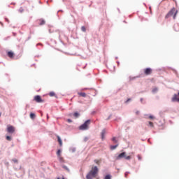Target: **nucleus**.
<instances>
[{
	"label": "nucleus",
	"mask_w": 179,
	"mask_h": 179,
	"mask_svg": "<svg viewBox=\"0 0 179 179\" xmlns=\"http://www.w3.org/2000/svg\"><path fill=\"white\" fill-rule=\"evenodd\" d=\"M97 176H99V168L96 166H94L92 167L90 172L87 174V179H93L96 178Z\"/></svg>",
	"instance_id": "nucleus-1"
},
{
	"label": "nucleus",
	"mask_w": 179,
	"mask_h": 179,
	"mask_svg": "<svg viewBox=\"0 0 179 179\" xmlns=\"http://www.w3.org/2000/svg\"><path fill=\"white\" fill-rule=\"evenodd\" d=\"M138 160H142V157H141V155H138Z\"/></svg>",
	"instance_id": "nucleus-27"
},
{
	"label": "nucleus",
	"mask_w": 179,
	"mask_h": 179,
	"mask_svg": "<svg viewBox=\"0 0 179 179\" xmlns=\"http://www.w3.org/2000/svg\"><path fill=\"white\" fill-rule=\"evenodd\" d=\"M7 55H8V57H9V58H14L15 53L13 52H12V51H8L7 52Z\"/></svg>",
	"instance_id": "nucleus-9"
},
{
	"label": "nucleus",
	"mask_w": 179,
	"mask_h": 179,
	"mask_svg": "<svg viewBox=\"0 0 179 179\" xmlns=\"http://www.w3.org/2000/svg\"><path fill=\"white\" fill-rule=\"evenodd\" d=\"M43 24H45V21L41 20L40 23V26H43Z\"/></svg>",
	"instance_id": "nucleus-22"
},
{
	"label": "nucleus",
	"mask_w": 179,
	"mask_h": 179,
	"mask_svg": "<svg viewBox=\"0 0 179 179\" xmlns=\"http://www.w3.org/2000/svg\"><path fill=\"white\" fill-rule=\"evenodd\" d=\"M49 96H50V97H54V96H55V92H50V93H49Z\"/></svg>",
	"instance_id": "nucleus-18"
},
{
	"label": "nucleus",
	"mask_w": 179,
	"mask_h": 179,
	"mask_svg": "<svg viewBox=\"0 0 179 179\" xmlns=\"http://www.w3.org/2000/svg\"><path fill=\"white\" fill-rule=\"evenodd\" d=\"M15 131V127L12 125H8L7 126V132L8 134H13Z\"/></svg>",
	"instance_id": "nucleus-6"
},
{
	"label": "nucleus",
	"mask_w": 179,
	"mask_h": 179,
	"mask_svg": "<svg viewBox=\"0 0 179 179\" xmlns=\"http://www.w3.org/2000/svg\"><path fill=\"white\" fill-rule=\"evenodd\" d=\"M172 101H178L179 103V92L178 94H174L172 98Z\"/></svg>",
	"instance_id": "nucleus-8"
},
{
	"label": "nucleus",
	"mask_w": 179,
	"mask_h": 179,
	"mask_svg": "<svg viewBox=\"0 0 179 179\" xmlns=\"http://www.w3.org/2000/svg\"><path fill=\"white\" fill-rule=\"evenodd\" d=\"M177 13H178V10H176V8H173L170 10V11L165 16V19H169L171 16H173V19L177 17Z\"/></svg>",
	"instance_id": "nucleus-2"
},
{
	"label": "nucleus",
	"mask_w": 179,
	"mask_h": 179,
	"mask_svg": "<svg viewBox=\"0 0 179 179\" xmlns=\"http://www.w3.org/2000/svg\"><path fill=\"white\" fill-rule=\"evenodd\" d=\"M34 101L36 103H44V99H41L40 95H36L34 97Z\"/></svg>",
	"instance_id": "nucleus-5"
},
{
	"label": "nucleus",
	"mask_w": 179,
	"mask_h": 179,
	"mask_svg": "<svg viewBox=\"0 0 179 179\" xmlns=\"http://www.w3.org/2000/svg\"><path fill=\"white\" fill-rule=\"evenodd\" d=\"M121 159H125V160H131L132 157L131 155L127 156V152H123L118 155V156L116 157V160H121Z\"/></svg>",
	"instance_id": "nucleus-3"
},
{
	"label": "nucleus",
	"mask_w": 179,
	"mask_h": 179,
	"mask_svg": "<svg viewBox=\"0 0 179 179\" xmlns=\"http://www.w3.org/2000/svg\"><path fill=\"white\" fill-rule=\"evenodd\" d=\"M90 125V120H88L85 121V122L83 124L80 126V129L81 131H85V129H89Z\"/></svg>",
	"instance_id": "nucleus-4"
},
{
	"label": "nucleus",
	"mask_w": 179,
	"mask_h": 179,
	"mask_svg": "<svg viewBox=\"0 0 179 179\" xmlns=\"http://www.w3.org/2000/svg\"><path fill=\"white\" fill-rule=\"evenodd\" d=\"M105 179H111V176L110 175H107L106 177H105Z\"/></svg>",
	"instance_id": "nucleus-25"
},
{
	"label": "nucleus",
	"mask_w": 179,
	"mask_h": 179,
	"mask_svg": "<svg viewBox=\"0 0 179 179\" xmlns=\"http://www.w3.org/2000/svg\"><path fill=\"white\" fill-rule=\"evenodd\" d=\"M13 162H15V163H17V159H13Z\"/></svg>",
	"instance_id": "nucleus-26"
},
{
	"label": "nucleus",
	"mask_w": 179,
	"mask_h": 179,
	"mask_svg": "<svg viewBox=\"0 0 179 179\" xmlns=\"http://www.w3.org/2000/svg\"><path fill=\"white\" fill-rule=\"evenodd\" d=\"M129 101H131V99H130V98H129V99L125 101V103H128Z\"/></svg>",
	"instance_id": "nucleus-28"
},
{
	"label": "nucleus",
	"mask_w": 179,
	"mask_h": 179,
	"mask_svg": "<svg viewBox=\"0 0 179 179\" xmlns=\"http://www.w3.org/2000/svg\"><path fill=\"white\" fill-rule=\"evenodd\" d=\"M81 30L84 32L86 31V27H85V26L81 27Z\"/></svg>",
	"instance_id": "nucleus-23"
},
{
	"label": "nucleus",
	"mask_w": 179,
	"mask_h": 179,
	"mask_svg": "<svg viewBox=\"0 0 179 179\" xmlns=\"http://www.w3.org/2000/svg\"><path fill=\"white\" fill-rule=\"evenodd\" d=\"M30 118L31 120H34V118H36V114H34L33 113H30Z\"/></svg>",
	"instance_id": "nucleus-15"
},
{
	"label": "nucleus",
	"mask_w": 179,
	"mask_h": 179,
	"mask_svg": "<svg viewBox=\"0 0 179 179\" xmlns=\"http://www.w3.org/2000/svg\"><path fill=\"white\" fill-rule=\"evenodd\" d=\"M112 141H113V142H114V143H118V140L115 137H113L112 138Z\"/></svg>",
	"instance_id": "nucleus-17"
},
{
	"label": "nucleus",
	"mask_w": 179,
	"mask_h": 179,
	"mask_svg": "<svg viewBox=\"0 0 179 179\" xmlns=\"http://www.w3.org/2000/svg\"><path fill=\"white\" fill-rule=\"evenodd\" d=\"M57 141L59 142V146H62V140L61 139V137H59V136H57Z\"/></svg>",
	"instance_id": "nucleus-10"
},
{
	"label": "nucleus",
	"mask_w": 179,
	"mask_h": 179,
	"mask_svg": "<svg viewBox=\"0 0 179 179\" xmlns=\"http://www.w3.org/2000/svg\"><path fill=\"white\" fill-rule=\"evenodd\" d=\"M149 118H150V120H153L154 117H153L152 115H150V116H149Z\"/></svg>",
	"instance_id": "nucleus-29"
},
{
	"label": "nucleus",
	"mask_w": 179,
	"mask_h": 179,
	"mask_svg": "<svg viewBox=\"0 0 179 179\" xmlns=\"http://www.w3.org/2000/svg\"><path fill=\"white\" fill-rule=\"evenodd\" d=\"M117 148H118V144H117V145H110V149L111 150H114L117 149Z\"/></svg>",
	"instance_id": "nucleus-11"
},
{
	"label": "nucleus",
	"mask_w": 179,
	"mask_h": 179,
	"mask_svg": "<svg viewBox=\"0 0 179 179\" xmlns=\"http://www.w3.org/2000/svg\"><path fill=\"white\" fill-rule=\"evenodd\" d=\"M94 163L98 166H100V163H101V159H94Z\"/></svg>",
	"instance_id": "nucleus-13"
},
{
	"label": "nucleus",
	"mask_w": 179,
	"mask_h": 179,
	"mask_svg": "<svg viewBox=\"0 0 179 179\" xmlns=\"http://www.w3.org/2000/svg\"><path fill=\"white\" fill-rule=\"evenodd\" d=\"M104 135H106V130L101 131V138L104 139Z\"/></svg>",
	"instance_id": "nucleus-16"
},
{
	"label": "nucleus",
	"mask_w": 179,
	"mask_h": 179,
	"mask_svg": "<svg viewBox=\"0 0 179 179\" xmlns=\"http://www.w3.org/2000/svg\"><path fill=\"white\" fill-rule=\"evenodd\" d=\"M73 116H74L76 118H78V117H79V113H78V112H76V113H74Z\"/></svg>",
	"instance_id": "nucleus-20"
},
{
	"label": "nucleus",
	"mask_w": 179,
	"mask_h": 179,
	"mask_svg": "<svg viewBox=\"0 0 179 179\" xmlns=\"http://www.w3.org/2000/svg\"><path fill=\"white\" fill-rule=\"evenodd\" d=\"M67 122H72V120L71 119H68Z\"/></svg>",
	"instance_id": "nucleus-30"
},
{
	"label": "nucleus",
	"mask_w": 179,
	"mask_h": 179,
	"mask_svg": "<svg viewBox=\"0 0 179 179\" xmlns=\"http://www.w3.org/2000/svg\"><path fill=\"white\" fill-rule=\"evenodd\" d=\"M62 179H64V178Z\"/></svg>",
	"instance_id": "nucleus-34"
},
{
	"label": "nucleus",
	"mask_w": 179,
	"mask_h": 179,
	"mask_svg": "<svg viewBox=\"0 0 179 179\" xmlns=\"http://www.w3.org/2000/svg\"><path fill=\"white\" fill-rule=\"evenodd\" d=\"M153 72V69L151 68H147L144 69V74L146 76L152 75V73Z\"/></svg>",
	"instance_id": "nucleus-7"
},
{
	"label": "nucleus",
	"mask_w": 179,
	"mask_h": 179,
	"mask_svg": "<svg viewBox=\"0 0 179 179\" xmlns=\"http://www.w3.org/2000/svg\"><path fill=\"white\" fill-rule=\"evenodd\" d=\"M1 113H0V117H1Z\"/></svg>",
	"instance_id": "nucleus-33"
},
{
	"label": "nucleus",
	"mask_w": 179,
	"mask_h": 179,
	"mask_svg": "<svg viewBox=\"0 0 179 179\" xmlns=\"http://www.w3.org/2000/svg\"><path fill=\"white\" fill-rule=\"evenodd\" d=\"M58 159H59V162H60V163H65V159H64V157H62V156L58 157Z\"/></svg>",
	"instance_id": "nucleus-12"
},
{
	"label": "nucleus",
	"mask_w": 179,
	"mask_h": 179,
	"mask_svg": "<svg viewBox=\"0 0 179 179\" xmlns=\"http://www.w3.org/2000/svg\"><path fill=\"white\" fill-rule=\"evenodd\" d=\"M57 157H61V150H57Z\"/></svg>",
	"instance_id": "nucleus-21"
},
{
	"label": "nucleus",
	"mask_w": 179,
	"mask_h": 179,
	"mask_svg": "<svg viewBox=\"0 0 179 179\" xmlns=\"http://www.w3.org/2000/svg\"><path fill=\"white\" fill-rule=\"evenodd\" d=\"M6 141H12V137H10V136H6Z\"/></svg>",
	"instance_id": "nucleus-19"
},
{
	"label": "nucleus",
	"mask_w": 179,
	"mask_h": 179,
	"mask_svg": "<svg viewBox=\"0 0 179 179\" xmlns=\"http://www.w3.org/2000/svg\"><path fill=\"white\" fill-rule=\"evenodd\" d=\"M78 96H80L81 97H86V93L85 92H78Z\"/></svg>",
	"instance_id": "nucleus-14"
},
{
	"label": "nucleus",
	"mask_w": 179,
	"mask_h": 179,
	"mask_svg": "<svg viewBox=\"0 0 179 179\" xmlns=\"http://www.w3.org/2000/svg\"><path fill=\"white\" fill-rule=\"evenodd\" d=\"M136 114L138 115H139V111L136 112Z\"/></svg>",
	"instance_id": "nucleus-32"
},
{
	"label": "nucleus",
	"mask_w": 179,
	"mask_h": 179,
	"mask_svg": "<svg viewBox=\"0 0 179 179\" xmlns=\"http://www.w3.org/2000/svg\"><path fill=\"white\" fill-rule=\"evenodd\" d=\"M63 167H64V169H65L66 170H69V169H68V167H66V166H63Z\"/></svg>",
	"instance_id": "nucleus-31"
},
{
	"label": "nucleus",
	"mask_w": 179,
	"mask_h": 179,
	"mask_svg": "<svg viewBox=\"0 0 179 179\" xmlns=\"http://www.w3.org/2000/svg\"><path fill=\"white\" fill-rule=\"evenodd\" d=\"M149 125L150 127H151L152 128H153L155 127V125L153 124V122H149Z\"/></svg>",
	"instance_id": "nucleus-24"
}]
</instances>
